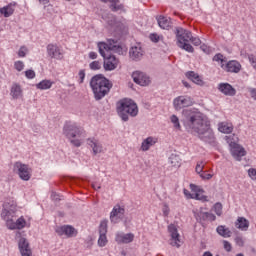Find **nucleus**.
Instances as JSON below:
<instances>
[{
    "instance_id": "obj_1",
    "label": "nucleus",
    "mask_w": 256,
    "mask_h": 256,
    "mask_svg": "<svg viewBox=\"0 0 256 256\" xmlns=\"http://www.w3.org/2000/svg\"><path fill=\"white\" fill-rule=\"evenodd\" d=\"M182 114L184 116L183 125L186 129L192 133H197L201 139L213 135L211 122L205 114L195 108L183 110Z\"/></svg>"
},
{
    "instance_id": "obj_2",
    "label": "nucleus",
    "mask_w": 256,
    "mask_h": 256,
    "mask_svg": "<svg viewBox=\"0 0 256 256\" xmlns=\"http://www.w3.org/2000/svg\"><path fill=\"white\" fill-rule=\"evenodd\" d=\"M17 202L14 200L5 202L3 204V209L1 212V219L5 221L7 229H10V231H15V229L21 230L25 229V227H30L29 224H27V220H25V217L21 216L16 221L17 218Z\"/></svg>"
},
{
    "instance_id": "obj_3",
    "label": "nucleus",
    "mask_w": 256,
    "mask_h": 256,
    "mask_svg": "<svg viewBox=\"0 0 256 256\" xmlns=\"http://www.w3.org/2000/svg\"><path fill=\"white\" fill-rule=\"evenodd\" d=\"M90 87L93 91L94 97L96 101H101L109 91H111V87L113 84L105 78V76L98 74L92 77L90 81Z\"/></svg>"
},
{
    "instance_id": "obj_4",
    "label": "nucleus",
    "mask_w": 256,
    "mask_h": 256,
    "mask_svg": "<svg viewBox=\"0 0 256 256\" xmlns=\"http://www.w3.org/2000/svg\"><path fill=\"white\" fill-rule=\"evenodd\" d=\"M63 134L67 139H69L70 143L74 145V147L82 145L83 139L86 137L85 130L73 122L65 123Z\"/></svg>"
},
{
    "instance_id": "obj_5",
    "label": "nucleus",
    "mask_w": 256,
    "mask_h": 256,
    "mask_svg": "<svg viewBox=\"0 0 256 256\" xmlns=\"http://www.w3.org/2000/svg\"><path fill=\"white\" fill-rule=\"evenodd\" d=\"M117 112L122 121H129V115L130 117H137L139 108L133 100L123 99L118 102Z\"/></svg>"
},
{
    "instance_id": "obj_6",
    "label": "nucleus",
    "mask_w": 256,
    "mask_h": 256,
    "mask_svg": "<svg viewBox=\"0 0 256 256\" xmlns=\"http://www.w3.org/2000/svg\"><path fill=\"white\" fill-rule=\"evenodd\" d=\"M193 33L191 31L178 27L176 28L177 45L180 49L187 51V53H194L195 48L190 43Z\"/></svg>"
},
{
    "instance_id": "obj_7",
    "label": "nucleus",
    "mask_w": 256,
    "mask_h": 256,
    "mask_svg": "<svg viewBox=\"0 0 256 256\" xmlns=\"http://www.w3.org/2000/svg\"><path fill=\"white\" fill-rule=\"evenodd\" d=\"M213 61L218 63L221 69L228 73H239V71H241V63L237 62V60H230L227 62V60H225V56L220 53L213 57Z\"/></svg>"
},
{
    "instance_id": "obj_8",
    "label": "nucleus",
    "mask_w": 256,
    "mask_h": 256,
    "mask_svg": "<svg viewBox=\"0 0 256 256\" xmlns=\"http://www.w3.org/2000/svg\"><path fill=\"white\" fill-rule=\"evenodd\" d=\"M225 141L228 143L230 147V153L236 161H241V157H245V155H247V151H245V148L237 144L235 134L225 136Z\"/></svg>"
},
{
    "instance_id": "obj_9",
    "label": "nucleus",
    "mask_w": 256,
    "mask_h": 256,
    "mask_svg": "<svg viewBox=\"0 0 256 256\" xmlns=\"http://www.w3.org/2000/svg\"><path fill=\"white\" fill-rule=\"evenodd\" d=\"M99 53L102 57H107L109 51H114L115 53H121V46L117 45V41L108 39L107 42H98Z\"/></svg>"
},
{
    "instance_id": "obj_10",
    "label": "nucleus",
    "mask_w": 256,
    "mask_h": 256,
    "mask_svg": "<svg viewBox=\"0 0 256 256\" xmlns=\"http://www.w3.org/2000/svg\"><path fill=\"white\" fill-rule=\"evenodd\" d=\"M14 172L17 173L22 181H30L31 177H33V169L22 162H16L14 164Z\"/></svg>"
},
{
    "instance_id": "obj_11",
    "label": "nucleus",
    "mask_w": 256,
    "mask_h": 256,
    "mask_svg": "<svg viewBox=\"0 0 256 256\" xmlns=\"http://www.w3.org/2000/svg\"><path fill=\"white\" fill-rule=\"evenodd\" d=\"M194 103L193 98L187 95L178 96L173 100V106L176 111H181V109H185V107H192Z\"/></svg>"
},
{
    "instance_id": "obj_12",
    "label": "nucleus",
    "mask_w": 256,
    "mask_h": 256,
    "mask_svg": "<svg viewBox=\"0 0 256 256\" xmlns=\"http://www.w3.org/2000/svg\"><path fill=\"white\" fill-rule=\"evenodd\" d=\"M46 51L48 57L51 59H56L57 61H62L65 55L63 48L57 44H48L46 46Z\"/></svg>"
},
{
    "instance_id": "obj_13",
    "label": "nucleus",
    "mask_w": 256,
    "mask_h": 256,
    "mask_svg": "<svg viewBox=\"0 0 256 256\" xmlns=\"http://www.w3.org/2000/svg\"><path fill=\"white\" fill-rule=\"evenodd\" d=\"M124 217H125V206L116 204L113 207L112 211L110 212L111 223H114V224L121 223Z\"/></svg>"
},
{
    "instance_id": "obj_14",
    "label": "nucleus",
    "mask_w": 256,
    "mask_h": 256,
    "mask_svg": "<svg viewBox=\"0 0 256 256\" xmlns=\"http://www.w3.org/2000/svg\"><path fill=\"white\" fill-rule=\"evenodd\" d=\"M168 232L170 233V245L172 247H181V235L179 234V231L177 230V226L175 224H170L168 226Z\"/></svg>"
},
{
    "instance_id": "obj_15",
    "label": "nucleus",
    "mask_w": 256,
    "mask_h": 256,
    "mask_svg": "<svg viewBox=\"0 0 256 256\" xmlns=\"http://www.w3.org/2000/svg\"><path fill=\"white\" fill-rule=\"evenodd\" d=\"M132 78L134 83H137V85H141V87H147L149 83H151V78L147 76V74L141 72V71H135L132 73Z\"/></svg>"
},
{
    "instance_id": "obj_16",
    "label": "nucleus",
    "mask_w": 256,
    "mask_h": 256,
    "mask_svg": "<svg viewBox=\"0 0 256 256\" xmlns=\"http://www.w3.org/2000/svg\"><path fill=\"white\" fill-rule=\"evenodd\" d=\"M190 189L192 193H194V199H196V201H202L203 203L209 201V197L205 195V190L202 189L201 186L190 184Z\"/></svg>"
},
{
    "instance_id": "obj_17",
    "label": "nucleus",
    "mask_w": 256,
    "mask_h": 256,
    "mask_svg": "<svg viewBox=\"0 0 256 256\" xmlns=\"http://www.w3.org/2000/svg\"><path fill=\"white\" fill-rule=\"evenodd\" d=\"M103 58L105 71H115V68L119 67V59L115 55H109Z\"/></svg>"
},
{
    "instance_id": "obj_18",
    "label": "nucleus",
    "mask_w": 256,
    "mask_h": 256,
    "mask_svg": "<svg viewBox=\"0 0 256 256\" xmlns=\"http://www.w3.org/2000/svg\"><path fill=\"white\" fill-rule=\"evenodd\" d=\"M56 233L60 236L65 235L66 237H77V230L70 225H64L56 229Z\"/></svg>"
},
{
    "instance_id": "obj_19",
    "label": "nucleus",
    "mask_w": 256,
    "mask_h": 256,
    "mask_svg": "<svg viewBox=\"0 0 256 256\" xmlns=\"http://www.w3.org/2000/svg\"><path fill=\"white\" fill-rule=\"evenodd\" d=\"M218 91L226 97H235L237 95V90L231 86L229 83H220L218 85Z\"/></svg>"
},
{
    "instance_id": "obj_20",
    "label": "nucleus",
    "mask_w": 256,
    "mask_h": 256,
    "mask_svg": "<svg viewBox=\"0 0 256 256\" xmlns=\"http://www.w3.org/2000/svg\"><path fill=\"white\" fill-rule=\"evenodd\" d=\"M18 247L22 256H33V252H31V248L29 247V242L27 239L20 238Z\"/></svg>"
},
{
    "instance_id": "obj_21",
    "label": "nucleus",
    "mask_w": 256,
    "mask_h": 256,
    "mask_svg": "<svg viewBox=\"0 0 256 256\" xmlns=\"http://www.w3.org/2000/svg\"><path fill=\"white\" fill-rule=\"evenodd\" d=\"M130 59H133V61H140V59H143V48H141V45L132 46L129 51Z\"/></svg>"
},
{
    "instance_id": "obj_22",
    "label": "nucleus",
    "mask_w": 256,
    "mask_h": 256,
    "mask_svg": "<svg viewBox=\"0 0 256 256\" xmlns=\"http://www.w3.org/2000/svg\"><path fill=\"white\" fill-rule=\"evenodd\" d=\"M87 145L91 147L93 151V155H98V153H103V145L101 144V142H99V140L95 138H89L87 140Z\"/></svg>"
},
{
    "instance_id": "obj_23",
    "label": "nucleus",
    "mask_w": 256,
    "mask_h": 256,
    "mask_svg": "<svg viewBox=\"0 0 256 256\" xmlns=\"http://www.w3.org/2000/svg\"><path fill=\"white\" fill-rule=\"evenodd\" d=\"M135 239V234L133 233H117L115 241L118 242L119 244H127V243H133V240Z\"/></svg>"
},
{
    "instance_id": "obj_24",
    "label": "nucleus",
    "mask_w": 256,
    "mask_h": 256,
    "mask_svg": "<svg viewBox=\"0 0 256 256\" xmlns=\"http://www.w3.org/2000/svg\"><path fill=\"white\" fill-rule=\"evenodd\" d=\"M15 7H17V2H11L8 5L0 8V15H3V17H11L13 13H15Z\"/></svg>"
},
{
    "instance_id": "obj_25",
    "label": "nucleus",
    "mask_w": 256,
    "mask_h": 256,
    "mask_svg": "<svg viewBox=\"0 0 256 256\" xmlns=\"http://www.w3.org/2000/svg\"><path fill=\"white\" fill-rule=\"evenodd\" d=\"M10 95L12 99H21L23 97V88L19 83H13L10 88Z\"/></svg>"
},
{
    "instance_id": "obj_26",
    "label": "nucleus",
    "mask_w": 256,
    "mask_h": 256,
    "mask_svg": "<svg viewBox=\"0 0 256 256\" xmlns=\"http://www.w3.org/2000/svg\"><path fill=\"white\" fill-rule=\"evenodd\" d=\"M158 141L159 139L157 137H153V136L147 137L142 141V144H141L142 151H149V149H151V147H153V145H155Z\"/></svg>"
},
{
    "instance_id": "obj_27",
    "label": "nucleus",
    "mask_w": 256,
    "mask_h": 256,
    "mask_svg": "<svg viewBox=\"0 0 256 256\" xmlns=\"http://www.w3.org/2000/svg\"><path fill=\"white\" fill-rule=\"evenodd\" d=\"M235 227L240 231H249V220L245 217H238L235 221Z\"/></svg>"
},
{
    "instance_id": "obj_28",
    "label": "nucleus",
    "mask_w": 256,
    "mask_h": 256,
    "mask_svg": "<svg viewBox=\"0 0 256 256\" xmlns=\"http://www.w3.org/2000/svg\"><path fill=\"white\" fill-rule=\"evenodd\" d=\"M186 77H188V79L193 81V83H195L196 85H200V87H203V85H205V81H203V78L193 71L187 72Z\"/></svg>"
},
{
    "instance_id": "obj_29",
    "label": "nucleus",
    "mask_w": 256,
    "mask_h": 256,
    "mask_svg": "<svg viewBox=\"0 0 256 256\" xmlns=\"http://www.w3.org/2000/svg\"><path fill=\"white\" fill-rule=\"evenodd\" d=\"M218 131L226 134L233 133V124L229 122H220L218 124Z\"/></svg>"
},
{
    "instance_id": "obj_30",
    "label": "nucleus",
    "mask_w": 256,
    "mask_h": 256,
    "mask_svg": "<svg viewBox=\"0 0 256 256\" xmlns=\"http://www.w3.org/2000/svg\"><path fill=\"white\" fill-rule=\"evenodd\" d=\"M216 231L218 235H220L221 237H224L225 239H228L229 237H231V235H233V232H231L229 228L223 225L218 226L216 228Z\"/></svg>"
},
{
    "instance_id": "obj_31",
    "label": "nucleus",
    "mask_w": 256,
    "mask_h": 256,
    "mask_svg": "<svg viewBox=\"0 0 256 256\" xmlns=\"http://www.w3.org/2000/svg\"><path fill=\"white\" fill-rule=\"evenodd\" d=\"M158 25L161 29H169L171 27V19L165 16H159L157 18Z\"/></svg>"
},
{
    "instance_id": "obj_32",
    "label": "nucleus",
    "mask_w": 256,
    "mask_h": 256,
    "mask_svg": "<svg viewBox=\"0 0 256 256\" xmlns=\"http://www.w3.org/2000/svg\"><path fill=\"white\" fill-rule=\"evenodd\" d=\"M51 87H53V81L51 80H42L36 84V88L40 89V91H47V89H51Z\"/></svg>"
},
{
    "instance_id": "obj_33",
    "label": "nucleus",
    "mask_w": 256,
    "mask_h": 256,
    "mask_svg": "<svg viewBox=\"0 0 256 256\" xmlns=\"http://www.w3.org/2000/svg\"><path fill=\"white\" fill-rule=\"evenodd\" d=\"M102 3H111L110 9L111 11H121L123 9V5L119 4V0H101Z\"/></svg>"
},
{
    "instance_id": "obj_34",
    "label": "nucleus",
    "mask_w": 256,
    "mask_h": 256,
    "mask_svg": "<svg viewBox=\"0 0 256 256\" xmlns=\"http://www.w3.org/2000/svg\"><path fill=\"white\" fill-rule=\"evenodd\" d=\"M169 161L172 167H181V157H179V155L172 154Z\"/></svg>"
},
{
    "instance_id": "obj_35",
    "label": "nucleus",
    "mask_w": 256,
    "mask_h": 256,
    "mask_svg": "<svg viewBox=\"0 0 256 256\" xmlns=\"http://www.w3.org/2000/svg\"><path fill=\"white\" fill-rule=\"evenodd\" d=\"M170 121L174 125L175 129H178V131H181V123H179V117H177V115H172L170 117Z\"/></svg>"
},
{
    "instance_id": "obj_36",
    "label": "nucleus",
    "mask_w": 256,
    "mask_h": 256,
    "mask_svg": "<svg viewBox=\"0 0 256 256\" xmlns=\"http://www.w3.org/2000/svg\"><path fill=\"white\" fill-rule=\"evenodd\" d=\"M14 69L16 71H18L19 73H21V71H23V69H25V62L21 61V60H17L14 62Z\"/></svg>"
},
{
    "instance_id": "obj_37",
    "label": "nucleus",
    "mask_w": 256,
    "mask_h": 256,
    "mask_svg": "<svg viewBox=\"0 0 256 256\" xmlns=\"http://www.w3.org/2000/svg\"><path fill=\"white\" fill-rule=\"evenodd\" d=\"M199 223H205L207 221V212L200 211L195 215Z\"/></svg>"
},
{
    "instance_id": "obj_38",
    "label": "nucleus",
    "mask_w": 256,
    "mask_h": 256,
    "mask_svg": "<svg viewBox=\"0 0 256 256\" xmlns=\"http://www.w3.org/2000/svg\"><path fill=\"white\" fill-rule=\"evenodd\" d=\"M107 220H102L100 222V226H99V233L102 235H107Z\"/></svg>"
},
{
    "instance_id": "obj_39",
    "label": "nucleus",
    "mask_w": 256,
    "mask_h": 256,
    "mask_svg": "<svg viewBox=\"0 0 256 256\" xmlns=\"http://www.w3.org/2000/svg\"><path fill=\"white\" fill-rule=\"evenodd\" d=\"M149 38L152 41V43H159V41H163V36L157 33L150 34Z\"/></svg>"
},
{
    "instance_id": "obj_40",
    "label": "nucleus",
    "mask_w": 256,
    "mask_h": 256,
    "mask_svg": "<svg viewBox=\"0 0 256 256\" xmlns=\"http://www.w3.org/2000/svg\"><path fill=\"white\" fill-rule=\"evenodd\" d=\"M98 245L99 247H105V245H107V234H100Z\"/></svg>"
},
{
    "instance_id": "obj_41",
    "label": "nucleus",
    "mask_w": 256,
    "mask_h": 256,
    "mask_svg": "<svg viewBox=\"0 0 256 256\" xmlns=\"http://www.w3.org/2000/svg\"><path fill=\"white\" fill-rule=\"evenodd\" d=\"M214 212L216 213V215H218L220 217V215H222L223 213V204L217 202L214 207Z\"/></svg>"
},
{
    "instance_id": "obj_42",
    "label": "nucleus",
    "mask_w": 256,
    "mask_h": 256,
    "mask_svg": "<svg viewBox=\"0 0 256 256\" xmlns=\"http://www.w3.org/2000/svg\"><path fill=\"white\" fill-rule=\"evenodd\" d=\"M27 53H29V49L26 48V46H21L20 49L18 50V57H27Z\"/></svg>"
},
{
    "instance_id": "obj_43",
    "label": "nucleus",
    "mask_w": 256,
    "mask_h": 256,
    "mask_svg": "<svg viewBox=\"0 0 256 256\" xmlns=\"http://www.w3.org/2000/svg\"><path fill=\"white\" fill-rule=\"evenodd\" d=\"M91 71H99L101 69V62L93 61L89 64Z\"/></svg>"
},
{
    "instance_id": "obj_44",
    "label": "nucleus",
    "mask_w": 256,
    "mask_h": 256,
    "mask_svg": "<svg viewBox=\"0 0 256 256\" xmlns=\"http://www.w3.org/2000/svg\"><path fill=\"white\" fill-rule=\"evenodd\" d=\"M205 168V163L203 161L198 162L196 165V173H198V175H201V173H203V169Z\"/></svg>"
},
{
    "instance_id": "obj_45",
    "label": "nucleus",
    "mask_w": 256,
    "mask_h": 256,
    "mask_svg": "<svg viewBox=\"0 0 256 256\" xmlns=\"http://www.w3.org/2000/svg\"><path fill=\"white\" fill-rule=\"evenodd\" d=\"M223 248L225 249V251H227V253H231V251L233 250V246L230 244L229 241L227 240H223Z\"/></svg>"
},
{
    "instance_id": "obj_46",
    "label": "nucleus",
    "mask_w": 256,
    "mask_h": 256,
    "mask_svg": "<svg viewBox=\"0 0 256 256\" xmlns=\"http://www.w3.org/2000/svg\"><path fill=\"white\" fill-rule=\"evenodd\" d=\"M190 43H192V45H195V47H199V45H201V39H199V37L191 36Z\"/></svg>"
},
{
    "instance_id": "obj_47",
    "label": "nucleus",
    "mask_w": 256,
    "mask_h": 256,
    "mask_svg": "<svg viewBox=\"0 0 256 256\" xmlns=\"http://www.w3.org/2000/svg\"><path fill=\"white\" fill-rule=\"evenodd\" d=\"M234 241H235L236 245H238V247H244V245H245V240L241 236H237L234 239Z\"/></svg>"
},
{
    "instance_id": "obj_48",
    "label": "nucleus",
    "mask_w": 256,
    "mask_h": 256,
    "mask_svg": "<svg viewBox=\"0 0 256 256\" xmlns=\"http://www.w3.org/2000/svg\"><path fill=\"white\" fill-rule=\"evenodd\" d=\"M25 77L27 78V79H35V77H36V74H35V71L34 70H26L25 71Z\"/></svg>"
},
{
    "instance_id": "obj_49",
    "label": "nucleus",
    "mask_w": 256,
    "mask_h": 256,
    "mask_svg": "<svg viewBox=\"0 0 256 256\" xmlns=\"http://www.w3.org/2000/svg\"><path fill=\"white\" fill-rule=\"evenodd\" d=\"M248 177H250V179H252V181H256V169L255 168L248 169Z\"/></svg>"
},
{
    "instance_id": "obj_50",
    "label": "nucleus",
    "mask_w": 256,
    "mask_h": 256,
    "mask_svg": "<svg viewBox=\"0 0 256 256\" xmlns=\"http://www.w3.org/2000/svg\"><path fill=\"white\" fill-rule=\"evenodd\" d=\"M183 193H184L186 199H194L195 198V192L191 193L189 190L184 189Z\"/></svg>"
},
{
    "instance_id": "obj_51",
    "label": "nucleus",
    "mask_w": 256,
    "mask_h": 256,
    "mask_svg": "<svg viewBox=\"0 0 256 256\" xmlns=\"http://www.w3.org/2000/svg\"><path fill=\"white\" fill-rule=\"evenodd\" d=\"M85 81V70H80L78 73V83H83Z\"/></svg>"
},
{
    "instance_id": "obj_52",
    "label": "nucleus",
    "mask_w": 256,
    "mask_h": 256,
    "mask_svg": "<svg viewBox=\"0 0 256 256\" xmlns=\"http://www.w3.org/2000/svg\"><path fill=\"white\" fill-rule=\"evenodd\" d=\"M162 212L164 217H169V213L171 212V210L169 209V205L164 204L162 207Z\"/></svg>"
},
{
    "instance_id": "obj_53",
    "label": "nucleus",
    "mask_w": 256,
    "mask_h": 256,
    "mask_svg": "<svg viewBox=\"0 0 256 256\" xmlns=\"http://www.w3.org/2000/svg\"><path fill=\"white\" fill-rule=\"evenodd\" d=\"M217 219V216L211 212H206V221H215Z\"/></svg>"
},
{
    "instance_id": "obj_54",
    "label": "nucleus",
    "mask_w": 256,
    "mask_h": 256,
    "mask_svg": "<svg viewBox=\"0 0 256 256\" xmlns=\"http://www.w3.org/2000/svg\"><path fill=\"white\" fill-rule=\"evenodd\" d=\"M200 177L201 179H206V180H209V179H212L213 178V175L209 174V173H206V172H202L200 174Z\"/></svg>"
},
{
    "instance_id": "obj_55",
    "label": "nucleus",
    "mask_w": 256,
    "mask_h": 256,
    "mask_svg": "<svg viewBox=\"0 0 256 256\" xmlns=\"http://www.w3.org/2000/svg\"><path fill=\"white\" fill-rule=\"evenodd\" d=\"M249 93H250V96L252 97V99H254V101H256V89L250 88Z\"/></svg>"
},
{
    "instance_id": "obj_56",
    "label": "nucleus",
    "mask_w": 256,
    "mask_h": 256,
    "mask_svg": "<svg viewBox=\"0 0 256 256\" xmlns=\"http://www.w3.org/2000/svg\"><path fill=\"white\" fill-rule=\"evenodd\" d=\"M88 56L89 59H97L98 57L97 52H89Z\"/></svg>"
},
{
    "instance_id": "obj_57",
    "label": "nucleus",
    "mask_w": 256,
    "mask_h": 256,
    "mask_svg": "<svg viewBox=\"0 0 256 256\" xmlns=\"http://www.w3.org/2000/svg\"><path fill=\"white\" fill-rule=\"evenodd\" d=\"M200 49L204 52V53H207L209 51V47H207V45L205 44H202L200 46Z\"/></svg>"
},
{
    "instance_id": "obj_58",
    "label": "nucleus",
    "mask_w": 256,
    "mask_h": 256,
    "mask_svg": "<svg viewBox=\"0 0 256 256\" xmlns=\"http://www.w3.org/2000/svg\"><path fill=\"white\" fill-rule=\"evenodd\" d=\"M41 5H47L49 3V0H38Z\"/></svg>"
},
{
    "instance_id": "obj_59",
    "label": "nucleus",
    "mask_w": 256,
    "mask_h": 256,
    "mask_svg": "<svg viewBox=\"0 0 256 256\" xmlns=\"http://www.w3.org/2000/svg\"><path fill=\"white\" fill-rule=\"evenodd\" d=\"M92 187H93V189H95V191L101 189V186H99L97 184H93Z\"/></svg>"
},
{
    "instance_id": "obj_60",
    "label": "nucleus",
    "mask_w": 256,
    "mask_h": 256,
    "mask_svg": "<svg viewBox=\"0 0 256 256\" xmlns=\"http://www.w3.org/2000/svg\"><path fill=\"white\" fill-rule=\"evenodd\" d=\"M203 256H213L211 252H204Z\"/></svg>"
},
{
    "instance_id": "obj_61",
    "label": "nucleus",
    "mask_w": 256,
    "mask_h": 256,
    "mask_svg": "<svg viewBox=\"0 0 256 256\" xmlns=\"http://www.w3.org/2000/svg\"><path fill=\"white\" fill-rule=\"evenodd\" d=\"M183 85H185L186 87H189V84L187 82H183Z\"/></svg>"
},
{
    "instance_id": "obj_62",
    "label": "nucleus",
    "mask_w": 256,
    "mask_h": 256,
    "mask_svg": "<svg viewBox=\"0 0 256 256\" xmlns=\"http://www.w3.org/2000/svg\"><path fill=\"white\" fill-rule=\"evenodd\" d=\"M236 256H244V255H243V253H239V254H237Z\"/></svg>"
}]
</instances>
